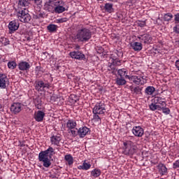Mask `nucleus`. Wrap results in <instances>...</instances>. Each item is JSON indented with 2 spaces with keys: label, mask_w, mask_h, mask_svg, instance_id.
Masks as SVG:
<instances>
[{
  "label": "nucleus",
  "mask_w": 179,
  "mask_h": 179,
  "mask_svg": "<svg viewBox=\"0 0 179 179\" xmlns=\"http://www.w3.org/2000/svg\"><path fill=\"white\" fill-rule=\"evenodd\" d=\"M34 3H36V5L39 8H41V3H43V1L41 0H34Z\"/></svg>",
  "instance_id": "37998d69"
},
{
  "label": "nucleus",
  "mask_w": 179,
  "mask_h": 179,
  "mask_svg": "<svg viewBox=\"0 0 179 179\" xmlns=\"http://www.w3.org/2000/svg\"><path fill=\"white\" fill-rule=\"evenodd\" d=\"M131 132L134 136H136L137 138H142L143 136V134H145L143 128L141 127V126L134 127Z\"/></svg>",
  "instance_id": "9b49d317"
},
{
  "label": "nucleus",
  "mask_w": 179,
  "mask_h": 179,
  "mask_svg": "<svg viewBox=\"0 0 179 179\" xmlns=\"http://www.w3.org/2000/svg\"><path fill=\"white\" fill-rule=\"evenodd\" d=\"M71 131V135H73V136H77L78 135V131L73 130V129H71L70 130Z\"/></svg>",
  "instance_id": "de8ad7c7"
},
{
  "label": "nucleus",
  "mask_w": 179,
  "mask_h": 179,
  "mask_svg": "<svg viewBox=\"0 0 179 179\" xmlns=\"http://www.w3.org/2000/svg\"><path fill=\"white\" fill-rule=\"evenodd\" d=\"M157 169L158 173L162 177H163V176H167V174H169V171L167 167H166V165L163 164H159L157 166Z\"/></svg>",
  "instance_id": "6ab92c4d"
},
{
  "label": "nucleus",
  "mask_w": 179,
  "mask_h": 179,
  "mask_svg": "<svg viewBox=\"0 0 179 179\" xmlns=\"http://www.w3.org/2000/svg\"><path fill=\"white\" fill-rule=\"evenodd\" d=\"M160 111H162L164 114H166V115H169L170 114V109L169 108H166L165 106H160Z\"/></svg>",
  "instance_id": "f704fd0d"
},
{
  "label": "nucleus",
  "mask_w": 179,
  "mask_h": 179,
  "mask_svg": "<svg viewBox=\"0 0 179 179\" xmlns=\"http://www.w3.org/2000/svg\"><path fill=\"white\" fill-rule=\"evenodd\" d=\"M176 68L179 71V60H176L175 62Z\"/></svg>",
  "instance_id": "09e8293b"
},
{
  "label": "nucleus",
  "mask_w": 179,
  "mask_h": 179,
  "mask_svg": "<svg viewBox=\"0 0 179 179\" xmlns=\"http://www.w3.org/2000/svg\"><path fill=\"white\" fill-rule=\"evenodd\" d=\"M19 22L16 20H13L9 22L8 24V31L10 34H13L17 29H19Z\"/></svg>",
  "instance_id": "f8f14e48"
},
{
  "label": "nucleus",
  "mask_w": 179,
  "mask_h": 179,
  "mask_svg": "<svg viewBox=\"0 0 179 179\" xmlns=\"http://www.w3.org/2000/svg\"><path fill=\"white\" fill-rule=\"evenodd\" d=\"M173 31L177 34H179V25L177 24L173 27Z\"/></svg>",
  "instance_id": "c03bdc74"
},
{
  "label": "nucleus",
  "mask_w": 179,
  "mask_h": 179,
  "mask_svg": "<svg viewBox=\"0 0 179 179\" xmlns=\"http://www.w3.org/2000/svg\"><path fill=\"white\" fill-rule=\"evenodd\" d=\"M98 1H103V0H98Z\"/></svg>",
  "instance_id": "6e6d98bb"
},
{
  "label": "nucleus",
  "mask_w": 179,
  "mask_h": 179,
  "mask_svg": "<svg viewBox=\"0 0 179 179\" xmlns=\"http://www.w3.org/2000/svg\"><path fill=\"white\" fill-rule=\"evenodd\" d=\"M92 38V31L86 27H80L78 28L74 40L78 43H87Z\"/></svg>",
  "instance_id": "f03ea898"
},
{
  "label": "nucleus",
  "mask_w": 179,
  "mask_h": 179,
  "mask_svg": "<svg viewBox=\"0 0 179 179\" xmlns=\"http://www.w3.org/2000/svg\"><path fill=\"white\" fill-rule=\"evenodd\" d=\"M75 50H80V46L79 45H76Z\"/></svg>",
  "instance_id": "3c124183"
},
{
  "label": "nucleus",
  "mask_w": 179,
  "mask_h": 179,
  "mask_svg": "<svg viewBox=\"0 0 179 179\" xmlns=\"http://www.w3.org/2000/svg\"><path fill=\"white\" fill-rule=\"evenodd\" d=\"M126 78L129 79V82L134 83V85H145L146 83V77L143 76V74L139 76H126Z\"/></svg>",
  "instance_id": "39448f33"
},
{
  "label": "nucleus",
  "mask_w": 179,
  "mask_h": 179,
  "mask_svg": "<svg viewBox=\"0 0 179 179\" xmlns=\"http://www.w3.org/2000/svg\"><path fill=\"white\" fill-rule=\"evenodd\" d=\"M2 162V156L0 155V163Z\"/></svg>",
  "instance_id": "603ef678"
},
{
  "label": "nucleus",
  "mask_w": 179,
  "mask_h": 179,
  "mask_svg": "<svg viewBox=\"0 0 179 179\" xmlns=\"http://www.w3.org/2000/svg\"><path fill=\"white\" fill-rule=\"evenodd\" d=\"M9 83L8 76L5 74L0 73V89H7Z\"/></svg>",
  "instance_id": "9d476101"
},
{
  "label": "nucleus",
  "mask_w": 179,
  "mask_h": 179,
  "mask_svg": "<svg viewBox=\"0 0 179 179\" xmlns=\"http://www.w3.org/2000/svg\"><path fill=\"white\" fill-rule=\"evenodd\" d=\"M149 107L151 111H156V110L160 111V105H157L155 102H152L151 104H150Z\"/></svg>",
  "instance_id": "c756f323"
},
{
  "label": "nucleus",
  "mask_w": 179,
  "mask_h": 179,
  "mask_svg": "<svg viewBox=\"0 0 179 179\" xmlns=\"http://www.w3.org/2000/svg\"><path fill=\"white\" fill-rule=\"evenodd\" d=\"M134 93H135L136 94H139L141 92V90L140 89L139 87H136L133 90Z\"/></svg>",
  "instance_id": "79ce46f5"
},
{
  "label": "nucleus",
  "mask_w": 179,
  "mask_h": 179,
  "mask_svg": "<svg viewBox=\"0 0 179 179\" xmlns=\"http://www.w3.org/2000/svg\"><path fill=\"white\" fill-rule=\"evenodd\" d=\"M130 47H131L132 50L134 51H142V48H143L141 42H131Z\"/></svg>",
  "instance_id": "4be33fe9"
},
{
  "label": "nucleus",
  "mask_w": 179,
  "mask_h": 179,
  "mask_svg": "<svg viewBox=\"0 0 179 179\" xmlns=\"http://www.w3.org/2000/svg\"><path fill=\"white\" fill-rule=\"evenodd\" d=\"M109 1H113V0H109Z\"/></svg>",
  "instance_id": "4d7b16f0"
},
{
  "label": "nucleus",
  "mask_w": 179,
  "mask_h": 179,
  "mask_svg": "<svg viewBox=\"0 0 179 179\" xmlns=\"http://www.w3.org/2000/svg\"><path fill=\"white\" fill-rule=\"evenodd\" d=\"M99 114H94L93 118L96 122H99V124H101V118H100V116H99Z\"/></svg>",
  "instance_id": "4c0bfd02"
},
{
  "label": "nucleus",
  "mask_w": 179,
  "mask_h": 179,
  "mask_svg": "<svg viewBox=\"0 0 179 179\" xmlns=\"http://www.w3.org/2000/svg\"><path fill=\"white\" fill-rule=\"evenodd\" d=\"M23 108V105L20 103H13L10 106V111L13 114H19Z\"/></svg>",
  "instance_id": "ddd939ff"
},
{
  "label": "nucleus",
  "mask_w": 179,
  "mask_h": 179,
  "mask_svg": "<svg viewBox=\"0 0 179 179\" xmlns=\"http://www.w3.org/2000/svg\"><path fill=\"white\" fill-rule=\"evenodd\" d=\"M50 87V83H45L43 80H38L35 85V89L37 92H45Z\"/></svg>",
  "instance_id": "6e6552de"
},
{
  "label": "nucleus",
  "mask_w": 179,
  "mask_h": 179,
  "mask_svg": "<svg viewBox=\"0 0 179 179\" xmlns=\"http://www.w3.org/2000/svg\"><path fill=\"white\" fill-rule=\"evenodd\" d=\"M0 108H2V104L0 103Z\"/></svg>",
  "instance_id": "864d4df0"
},
{
  "label": "nucleus",
  "mask_w": 179,
  "mask_h": 179,
  "mask_svg": "<svg viewBox=\"0 0 179 179\" xmlns=\"http://www.w3.org/2000/svg\"><path fill=\"white\" fill-rule=\"evenodd\" d=\"M101 175V171L100 169H95L91 171V177L93 178H97V177H100Z\"/></svg>",
  "instance_id": "393cba45"
},
{
  "label": "nucleus",
  "mask_w": 179,
  "mask_h": 179,
  "mask_svg": "<svg viewBox=\"0 0 179 179\" xmlns=\"http://www.w3.org/2000/svg\"><path fill=\"white\" fill-rule=\"evenodd\" d=\"M78 122H79L78 120H75L73 119L69 120L66 122V128H67L69 130L76 129L78 127Z\"/></svg>",
  "instance_id": "a211bd4d"
},
{
  "label": "nucleus",
  "mask_w": 179,
  "mask_h": 179,
  "mask_svg": "<svg viewBox=\"0 0 179 179\" xmlns=\"http://www.w3.org/2000/svg\"><path fill=\"white\" fill-rule=\"evenodd\" d=\"M105 10L108 13H111L113 12V3H106L104 6Z\"/></svg>",
  "instance_id": "7c9ffc66"
},
{
  "label": "nucleus",
  "mask_w": 179,
  "mask_h": 179,
  "mask_svg": "<svg viewBox=\"0 0 179 179\" xmlns=\"http://www.w3.org/2000/svg\"><path fill=\"white\" fill-rule=\"evenodd\" d=\"M174 16L175 23H179V13H176Z\"/></svg>",
  "instance_id": "49530a36"
},
{
  "label": "nucleus",
  "mask_w": 179,
  "mask_h": 179,
  "mask_svg": "<svg viewBox=\"0 0 179 179\" xmlns=\"http://www.w3.org/2000/svg\"><path fill=\"white\" fill-rule=\"evenodd\" d=\"M62 139L61 136H52L50 137V142L55 146H59Z\"/></svg>",
  "instance_id": "412c9836"
},
{
  "label": "nucleus",
  "mask_w": 179,
  "mask_h": 179,
  "mask_svg": "<svg viewBox=\"0 0 179 179\" xmlns=\"http://www.w3.org/2000/svg\"><path fill=\"white\" fill-rule=\"evenodd\" d=\"M16 66H17L16 62L11 61L8 62V67L9 68V69H15Z\"/></svg>",
  "instance_id": "72a5a7b5"
},
{
  "label": "nucleus",
  "mask_w": 179,
  "mask_h": 179,
  "mask_svg": "<svg viewBox=\"0 0 179 179\" xmlns=\"http://www.w3.org/2000/svg\"><path fill=\"white\" fill-rule=\"evenodd\" d=\"M112 64L116 66H120L121 65V60L118 59H112Z\"/></svg>",
  "instance_id": "e433bc0d"
},
{
  "label": "nucleus",
  "mask_w": 179,
  "mask_h": 179,
  "mask_svg": "<svg viewBox=\"0 0 179 179\" xmlns=\"http://www.w3.org/2000/svg\"><path fill=\"white\" fill-rule=\"evenodd\" d=\"M45 10L58 15L66 12L69 7L63 0H48L43 6Z\"/></svg>",
  "instance_id": "f257e3e1"
},
{
  "label": "nucleus",
  "mask_w": 179,
  "mask_h": 179,
  "mask_svg": "<svg viewBox=\"0 0 179 179\" xmlns=\"http://www.w3.org/2000/svg\"><path fill=\"white\" fill-rule=\"evenodd\" d=\"M106 104H104V102L99 101L93 108L92 113L93 114H99V115H101L103 114H106Z\"/></svg>",
  "instance_id": "0eeeda50"
},
{
  "label": "nucleus",
  "mask_w": 179,
  "mask_h": 179,
  "mask_svg": "<svg viewBox=\"0 0 179 179\" xmlns=\"http://www.w3.org/2000/svg\"><path fill=\"white\" fill-rule=\"evenodd\" d=\"M54 154V148H52V147H49L48 149L45 151H42L38 154V160L43 163V167L48 169V167L51 166V158Z\"/></svg>",
  "instance_id": "7ed1b4c3"
},
{
  "label": "nucleus",
  "mask_w": 179,
  "mask_h": 179,
  "mask_svg": "<svg viewBox=\"0 0 179 179\" xmlns=\"http://www.w3.org/2000/svg\"><path fill=\"white\" fill-rule=\"evenodd\" d=\"M173 169H179V159L173 163Z\"/></svg>",
  "instance_id": "a18cd8bd"
},
{
  "label": "nucleus",
  "mask_w": 179,
  "mask_h": 179,
  "mask_svg": "<svg viewBox=\"0 0 179 179\" xmlns=\"http://www.w3.org/2000/svg\"><path fill=\"white\" fill-rule=\"evenodd\" d=\"M70 57L74 58V59H79L82 61V59H85V54L82 53L80 51H73L69 53Z\"/></svg>",
  "instance_id": "f3484780"
},
{
  "label": "nucleus",
  "mask_w": 179,
  "mask_h": 179,
  "mask_svg": "<svg viewBox=\"0 0 179 179\" xmlns=\"http://www.w3.org/2000/svg\"><path fill=\"white\" fill-rule=\"evenodd\" d=\"M64 160L69 164V166H72L73 164V157L71 154L66 155L64 156Z\"/></svg>",
  "instance_id": "b1692460"
},
{
  "label": "nucleus",
  "mask_w": 179,
  "mask_h": 179,
  "mask_svg": "<svg viewBox=\"0 0 179 179\" xmlns=\"http://www.w3.org/2000/svg\"><path fill=\"white\" fill-rule=\"evenodd\" d=\"M45 117V113L42 110L36 111L34 114V118L36 122H43L44 117Z\"/></svg>",
  "instance_id": "4468645a"
},
{
  "label": "nucleus",
  "mask_w": 179,
  "mask_h": 179,
  "mask_svg": "<svg viewBox=\"0 0 179 179\" xmlns=\"http://www.w3.org/2000/svg\"><path fill=\"white\" fill-rule=\"evenodd\" d=\"M41 98L36 97L34 99V104L38 110H41Z\"/></svg>",
  "instance_id": "a878e982"
},
{
  "label": "nucleus",
  "mask_w": 179,
  "mask_h": 179,
  "mask_svg": "<svg viewBox=\"0 0 179 179\" xmlns=\"http://www.w3.org/2000/svg\"><path fill=\"white\" fill-rule=\"evenodd\" d=\"M17 17L19 21L22 23H29V22L31 20V17L30 16V14H29V10L27 9L18 11L17 13Z\"/></svg>",
  "instance_id": "423d86ee"
},
{
  "label": "nucleus",
  "mask_w": 179,
  "mask_h": 179,
  "mask_svg": "<svg viewBox=\"0 0 179 179\" xmlns=\"http://www.w3.org/2000/svg\"><path fill=\"white\" fill-rule=\"evenodd\" d=\"M29 1L28 0H19L18 5L20 6H22V8H24L26 6H29Z\"/></svg>",
  "instance_id": "473e14b6"
},
{
  "label": "nucleus",
  "mask_w": 179,
  "mask_h": 179,
  "mask_svg": "<svg viewBox=\"0 0 179 179\" xmlns=\"http://www.w3.org/2000/svg\"><path fill=\"white\" fill-rule=\"evenodd\" d=\"M77 133L79 138H85L86 135H89V134H90V129L87 128V127H80L77 130Z\"/></svg>",
  "instance_id": "2eb2a0df"
},
{
  "label": "nucleus",
  "mask_w": 179,
  "mask_h": 179,
  "mask_svg": "<svg viewBox=\"0 0 179 179\" xmlns=\"http://www.w3.org/2000/svg\"><path fill=\"white\" fill-rule=\"evenodd\" d=\"M136 24L139 26V27H145V26H146V21L138 20L136 21Z\"/></svg>",
  "instance_id": "58836bf2"
},
{
  "label": "nucleus",
  "mask_w": 179,
  "mask_h": 179,
  "mask_svg": "<svg viewBox=\"0 0 179 179\" xmlns=\"http://www.w3.org/2000/svg\"><path fill=\"white\" fill-rule=\"evenodd\" d=\"M152 103H155L159 107H163L167 106L166 99L164 98H162V96H155L152 100Z\"/></svg>",
  "instance_id": "dca6fc26"
},
{
  "label": "nucleus",
  "mask_w": 179,
  "mask_h": 179,
  "mask_svg": "<svg viewBox=\"0 0 179 179\" xmlns=\"http://www.w3.org/2000/svg\"><path fill=\"white\" fill-rule=\"evenodd\" d=\"M31 66H30V64L27 62H20L18 64V69H20V71H29V69H30Z\"/></svg>",
  "instance_id": "aec40b11"
},
{
  "label": "nucleus",
  "mask_w": 179,
  "mask_h": 179,
  "mask_svg": "<svg viewBox=\"0 0 179 179\" xmlns=\"http://www.w3.org/2000/svg\"><path fill=\"white\" fill-rule=\"evenodd\" d=\"M109 68H110V69H115V65L113 63H110Z\"/></svg>",
  "instance_id": "8fccbe9b"
},
{
  "label": "nucleus",
  "mask_w": 179,
  "mask_h": 179,
  "mask_svg": "<svg viewBox=\"0 0 179 179\" xmlns=\"http://www.w3.org/2000/svg\"><path fill=\"white\" fill-rule=\"evenodd\" d=\"M127 73H128L125 70V69H119L117 71V74L119 75V76H120V78H124V76H125V78H127Z\"/></svg>",
  "instance_id": "2f4dec72"
},
{
  "label": "nucleus",
  "mask_w": 179,
  "mask_h": 179,
  "mask_svg": "<svg viewBox=\"0 0 179 179\" xmlns=\"http://www.w3.org/2000/svg\"><path fill=\"white\" fill-rule=\"evenodd\" d=\"M173 19V14L168 13L164 15V20L165 22H170Z\"/></svg>",
  "instance_id": "c9c22d12"
},
{
  "label": "nucleus",
  "mask_w": 179,
  "mask_h": 179,
  "mask_svg": "<svg viewBox=\"0 0 179 179\" xmlns=\"http://www.w3.org/2000/svg\"><path fill=\"white\" fill-rule=\"evenodd\" d=\"M116 84L118 86H124V85H127V80L123 77H119L116 78Z\"/></svg>",
  "instance_id": "bb28decb"
},
{
  "label": "nucleus",
  "mask_w": 179,
  "mask_h": 179,
  "mask_svg": "<svg viewBox=\"0 0 179 179\" xmlns=\"http://www.w3.org/2000/svg\"><path fill=\"white\" fill-rule=\"evenodd\" d=\"M57 29L58 26L54 24H50L47 27V29L50 33H54L55 31H57Z\"/></svg>",
  "instance_id": "cd10ccee"
},
{
  "label": "nucleus",
  "mask_w": 179,
  "mask_h": 179,
  "mask_svg": "<svg viewBox=\"0 0 179 179\" xmlns=\"http://www.w3.org/2000/svg\"><path fill=\"white\" fill-rule=\"evenodd\" d=\"M130 2H132V0H130Z\"/></svg>",
  "instance_id": "5fc2aeb1"
},
{
  "label": "nucleus",
  "mask_w": 179,
  "mask_h": 179,
  "mask_svg": "<svg viewBox=\"0 0 179 179\" xmlns=\"http://www.w3.org/2000/svg\"><path fill=\"white\" fill-rule=\"evenodd\" d=\"M137 38L140 40L141 44H150L152 43V36L148 34H144L141 35H138L137 36Z\"/></svg>",
  "instance_id": "1a4fd4ad"
},
{
  "label": "nucleus",
  "mask_w": 179,
  "mask_h": 179,
  "mask_svg": "<svg viewBox=\"0 0 179 179\" xmlns=\"http://www.w3.org/2000/svg\"><path fill=\"white\" fill-rule=\"evenodd\" d=\"M155 90L156 89H155V87L148 86L145 88V93L150 96L155 93Z\"/></svg>",
  "instance_id": "c85d7f7f"
},
{
  "label": "nucleus",
  "mask_w": 179,
  "mask_h": 179,
  "mask_svg": "<svg viewBox=\"0 0 179 179\" xmlns=\"http://www.w3.org/2000/svg\"><path fill=\"white\" fill-rule=\"evenodd\" d=\"M90 167H92V164L90 163L86 162L84 161L82 165H79L78 166V170H85V171L90 170Z\"/></svg>",
  "instance_id": "5701e85b"
},
{
  "label": "nucleus",
  "mask_w": 179,
  "mask_h": 179,
  "mask_svg": "<svg viewBox=\"0 0 179 179\" xmlns=\"http://www.w3.org/2000/svg\"><path fill=\"white\" fill-rule=\"evenodd\" d=\"M66 22H68V18L63 17L56 20L55 23H65Z\"/></svg>",
  "instance_id": "ea45409f"
},
{
  "label": "nucleus",
  "mask_w": 179,
  "mask_h": 179,
  "mask_svg": "<svg viewBox=\"0 0 179 179\" xmlns=\"http://www.w3.org/2000/svg\"><path fill=\"white\" fill-rule=\"evenodd\" d=\"M123 155L126 156H134L136 153V146L132 141L124 143Z\"/></svg>",
  "instance_id": "20e7f679"
},
{
  "label": "nucleus",
  "mask_w": 179,
  "mask_h": 179,
  "mask_svg": "<svg viewBox=\"0 0 179 179\" xmlns=\"http://www.w3.org/2000/svg\"><path fill=\"white\" fill-rule=\"evenodd\" d=\"M2 41H3V45H9V43H10L9 39L6 38H3Z\"/></svg>",
  "instance_id": "a19ab883"
}]
</instances>
